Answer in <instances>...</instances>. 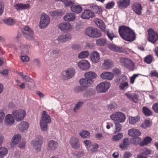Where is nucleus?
Here are the masks:
<instances>
[{
    "instance_id": "f704fd0d",
    "label": "nucleus",
    "mask_w": 158,
    "mask_h": 158,
    "mask_svg": "<svg viewBox=\"0 0 158 158\" xmlns=\"http://www.w3.org/2000/svg\"><path fill=\"white\" fill-rule=\"evenodd\" d=\"M72 154L74 157L76 158H80L83 157L85 155L84 151H80L78 152L77 151H73Z\"/></svg>"
},
{
    "instance_id": "6e6552de",
    "label": "nucleus",
    "mask_w": 158,
    "mask_h": 158,
    "mask_svg": "<svg viewBox=\"0 0 158 158\" xmlns=\"http://www.w3.org/2000/svg\"><path fill=\"white\" fill-rule=\"evenodd\" d=\"M148 41L153 44L155 43L158 40V33L152 28L148 29Z\"/></svg>"
},
{
    "instance_id": "0e129e2a",
    "label": "nucleus",
    "mask_w": 158,
    "mask_h": 158,
    "mask_svg": "<svg viewBox=\"0 0 158 158\" xmlns=\"http://www.w3.org/2000/svg\"><path fill=\"white\" fill-rule=\"evenodd\" d=\"M115 5L114 2L112 1L107 3L106 4V8L107 9H109L113 7Z\"/></svg>"
},
{
    "instance_id": "20e7f679",
    "label": "nucleus",
    "mask_w": 158,
    "mask_h": 158,
    "mask_svg": "<svg viewBox=\"0 0 158 158\" xmlns=\"http://www.w3.org/2000/svg\"><path fill=\"white\" fill-rule=\"evenodd\" d=\"M85 32L88 36L92 38H99L102 35L99 30L92 27L87 28Z\"/></svg>"
},
{
    "instance_id": "bb28decb",
    "label": "nucleus",
    "mask_w": 158,
    "mask_h": 158,
    "mask_svg": "<svg viewBox=\"0 0 158 158\" xmlns=\"http://www.w3.org/2000/svg\"><path fill=\"white\" fill-rule=\"evenodd\" d=\"M84 76L87 79L91 80L92 81V83L94 82L93 79L96 78L97 76L96 74L92 71L88 72L85 73Z\"/></svg>"
},
{
    "instance_id": "72a5a7b5",
    "label": "nucleus",
    "mask_w": 158,
    "mask_h": 158,
    "mask_svg": "<svg viewBox=\"0 0 158 158\" xmlns=\"http://www.w3.org/2000/svg\"><path fill=\"white\" fill-rule=\"evenodd\" d=\"M129 144V141L127 138H125L120 145V148L123 150L126 149Z\"/></svg>"
},
{
    "instance_id": "f8f14e48",
    "label": "nucleus",
    "mask_w": 158,
    "mask_h": 158,
    "mask_svg": "<svg viewBox=\"0 0 158 158\" xmlns=\"http://www.w3.org/2000/svg\"><path fill=\"white\" fill-rule=\"evenodd\" d=\"M132 8L137 15H140L141 14L142 7L139 2H136L133 3L132 6Z\"/></svg>"
},
{
    "instance_id": "052dcab7",
    "label": "nucleus",
    "mask_w": 158,
    "mask_h": 158,
    "mask_svg": "<svg viewBox=\"0 0 158 158\" xmlns=\"http://www.w3.org/2000/svg\"><path fill=\"white\" fill-rule=\"evenodd\" d=\"M114 123L115 125L116 131L117 132L120 131L122 129L121 125L118 123L115 122Z\"/></svg>"
},
{
    "instance_id": "ea45409f",
    "label": "nucleus",
    "mask_w": 158,
    "mask_h": 158,
    "mask_svg": "<svg viewBox=\"0 0 158 158\" xmlns=\"http://www.w3.org/2000/svg\"><path fill=\"white\" fill-rule=\"evenodd\" d=\"M23 34L26 39L31 40H34V33L33 31H31L29 33L28 32H24Z\"/></svg>"
},
{
    "instance_id": "9d476101",
    "label": "nucleus",
    "mask_w": 158,
    "mask_h": 158,
    "mask_svg": "<svg viewBox=\"0 0 158 158\" xmlns=\"http://www.w3.org/2000/svg\"><path fill=\"white\" fill-rule=\"evenodd\" d=\"M42 141L39 138H36L35 139L32 140L31 142V145L34 150L36 152H38L41 149Z\"/></svg>"
},
{
    "instance_id": "a878e982",
    "label": "nucleus",
    "mask_w": 158,
    "mask_h": 158,
    "mask_svg": "<svg viewBox=\"0 0 158 158\" xmlns=\"http://www.w3.org/2000/svg\"><path fill=\"white\" fill-rule=\"evenodd\" d=\"M94 22L101 30L103 31L105 30L106 26L102 20L99 19H96L94 20Z\"/></svg>"
},
{
    "instance_id": "a19ab883",
    "label": "nucleus",
    "mask_w": 158,
    "mask_h": 158,
    "mask_svg": "<svg viewBox=\"0 0 158 158\" xmlns=\"http://www.w3.org/2000/svg\"><path fill=\"white\" fill-rule=\"evenodd\" d=\"M151 125V123L150 121L145 120L141 125L140 127L143 129H146L147 128L149 127Z\"/></svg>"
},
{
    "instance_id": "7ed1b4c3",
    "label": "nucleus",
    "mask_w": 158,
    "mask_h": 158,
    "mask_svg": "<svg viewBox=\"0 0 158 158\" xmlns=\"http://www.w3.org/2000/svg\"><path fill=\"white\" fill-rule=\"evenodd\" d=\"M49 123V116L47 114L45 111L42 113L41 119L40 121L41 129L43 131H46L47 129V124Z\"/></svg>"
},
{
    "instance_id": "423d86ee",
    "label": "nucleus",
    "mask_w": 158,
    "mask_h": 158,
    "mask_svg": "<svg viewBox=\"0 0 158 158\" xmlns=\"http://www.w3.org/2000/svg\"><path fill=\"white\" fill-rule=\"evenodd\" d=\"M76 73V70L74 68H68L62 72L61 76L64 79H69L73 77Z\"/></svg>"
},
{
    "instance_id": "7c9ffc66",
    "label": "nucleus",
    "mask_w": 158,
    "mask_h": 158,
    "mask_svg": "<svg viewBox=\"0 0 158 158\" xmlns=\"http://www.w3.org/2000/svg\"><path fill=\"white\" fill-rule=\"evenodd\" d=\"M89 8L92 10L93 13L99 14L102 12V9L99 6L95 5L94 4H91L89 6Z\"/></svg>"
},
{
    "instance_id": "e2e57ef3",
    "label": "nucleus",
    "mask_w": 158,
    "mask_h": 158,
    "mask_svg": "<svg viewBox=\"0 0 158 158\" xmlns=\"http://www.w3.org/2000/svg\"><path fill=\"white\" fill-rule=\"evenodd\" d=\"M151 150L149 149H148L145 148L143 149V152L141 153L148 156V155H149L151 153Z\"/></svg>"
},
{
    "instance_id": "3c124183",
    "label": "nucleus",
    "mask_w": 158,
    "mask_h": 158,
    "mask_svg": "<svg viewBox=\"0 0 158 158\" xmlns=\"http://www.w3.org/2000/svg\"><path fill=\"white\" fill-rule=\"evenodd\" d=\"M91 146L92 148L90 151L92 153H94L97 152L98 149L99 148V145L98 144L94 143L92 144Z\"/></svg>"
},
{
    "instance_id": "473e14b6",
    "label": "nucleus",
    "mask_w": 158,
    "mask_h": 158,
    "mask_svg": "<svg viewBox=\"0 0 158 158\" xmlns=\"http://www.w3.org/2000/svg\"><path fill=\"white\" fill-rule=\"evenodd\" d=\"M113 65V62L111 60L109 59L105 60L102 64L103 68L107 69H110Z\"/></svg>"
},
{
    "instance_id": "dca6fc26",
    "label": "nucleus",
    "mask_w": 158,
    "mask_h": 158,
    "mask_svg": "<svg viewBox=\"0 0 158 158\" xmlns=\"http://www.w3.org/2000/svg\"><path fill=\"white\" fill-rule=\"evenodd\" d=\"M58 27L61 30L67 32L69 31L72 29V26L69 23H64L59 24Z\"/></svg>"
},
{
    "instance_id": "37998d69",
    "label": "nucleus",
    "mask_w": 158,
    "mask_h": 158,
    "mask_svg": "<svg viewBox=\"0 0 158 158\" xmlns=\"http://www.w3.org/2000/svg\"><path fill=\"white\" fill-rule=\"evenodd\" d=\"M89 52L87 51H84L80 53L78 55L79 58L82 59L87 57L89 55Z\"/></svg>"
},
{
    "instance_id": "2f4dec72",
    "label": "nucleus",
    "mask_w": 158,
    "mask_h": 158,
    "mask_svg": "<svg viewBox=\"0 0 158 158\" xmlns=\"http://www.w3.org/2000/svg\"><path fill=\"white\" fill-rule=\"evenodd\" d=\"M108 46L109 48L113 51L118 52H123L124 49L122 48L118 47L113 44H110L108 45Z\"/></svg>"
},
{
    "instance_id": "774afa93",
    "label": "nucleus",
    "mask_w": 158,
    "mask_h": 158,
    "mask_svg": "<svg viewBox=\"0 0 158 158\" xmlns=\"http://www.w3.org/2000/svg\"><path fill=\"white\" fill-rule=\"evenodd\" d=\"M152 108L154 112L158 113V103H154L152 106Z\"/></svg>"
},
{
    "instance_id": "58836bf2",
    "label": "nucleus",
    "mask_w": 158,
    "mask_h": 158,
    "mask_svg": "<svg viewBox=\"0 0 158 158\" xmlns=\"http://www.w3.org/2000/svg\"><path fill=\"white\" fill-rule=\"evenodd\" d=\"M106 39H99L96 40V43L98 46H102L106 44Z\"/></svg>"
},
{
    "instance_id": "f257e3e1",
    "label": "nucleus",
    "mask_w": 158,
    "mask_h": 158,
    "mask_svg": "<svg viewBox=\"0 0 158 158\" xmlns=\"http://www.w3.org/2000/svg\"><path fill=\"white\" fill-rule=\"evenodd\" d=\"M118 31L121 37L126 41L131 42L135 39L134 32L128 27L121 26L119 27Z\"/></svg>"
},
{
    "instance_id": "79ce46f5",
    "label": "nucleus",
    "mask_w": 158,
    "mask_h": 158,
    "mask_svg": "<svg viewBox=\"0 0 158 158\" xmlns=\"http://www.w3.org/2000/svg\"><path fill=\"white\" fill-rule=\"evenodd\" d=\"M129 87V84L128 82L125 81L124 83L119 84V89L122 90L124 91L126 90Z\"/></svg>"
},
{
    "instance_id": "49530a36",
    "label": "nucleus",
    "mask_w": 158,
    "mask_h": 158,
    "mask_svg": "<svg viewBox=\"0 0 158 158\" xmlns=\"http://www.w3.org/2000/svg\"><path fill=\"white\" fill-rule=\"evenodd\" d=\"M117 105L114 102H111L107 105L108 110H112L117 108Z\"/></svg>"
},
{
    "instance_id": "412c9836",
    "label": "nucleus",
    "mask_w": 158,
    "mask_h": 158,
    "mask_svg": "<svg viewBox=\"0 0 158 158\" xmlns=\"http://www.w3.org/2000/svg\"><path fill=\"white\" fill-rule=\"evenodd\" d=\"M128 135L132 137H138L140 135L141 133L139 130L132 128L128 130Z\"/></svg>"
},
{
    "instance_id": "4be33fe9",
    "label": "nucleus",
    "mask_w": 158,
    "mask_h": 158,
    "mask_svg": "<svg viewBox=\"0 0 158 158\" xmlns=\"http://www.w3.org/2000/svg\"><path fill=\"white\" fill-rule=\"evenodd\" d=\"M130 0H119L118 6L120 9H125L130 5Z\"/></svg>"
},
{
    "instance_id": "09e8293b",
    "label": "nucleus",
    "mask_w": 158,
    "mask_h": 158,
    "mask_svg": "<svg viewBox=\"0 0 158 158\" xmlns=\"http://www.w3.org/2000/svg\"><path fill=\"white\" fill-rule=\"evenodd\" d=\"M57 146L58 143L56 141L53 140L50 141V150H55Z\"/></svg>"
},
{
    "instance_id": "338daca9",
    "label": "nucleus",
    "mask_w": 158,
    "mask_h": 158,
    "mask_svg": "<svg viewBox=\"0 0 158 158\" xmlns=\"http://www.w3.org/2000/svg\"><path fill=\"white\" fill-rule=\"evenodd\" d=\"M81 48V46L78 44H74L72 46V48L74 50H80Z\"/></svg>"
},
{
    "instance_id": "f03ea898",
    "label": "nucleus",
    "mask_w": 158,
    "mask_h": 158,
    "mask_svg": "<svg viewBox=\"0 0 158 158\" xmlns=\"http://www.w3.org/2000/svg\"><path fill=\"white\" fill-rule=\"evenodd\" d=\"M110 119L113 121L114 123L115 122L118 123L124 122L126 119L125 114L120 111L115 112L111 114L110 116Z\"/></svg>"
},
{
    "instance_id": "680f3d73",
    "label": "nucleus",
    "mask_w": 158,
    "mask_h": 158,
    "mask_svg": "<svg viewBox=\"0 0 158 158\" xmlns=\"http://www.w3.org/2000/svg\"><path fill=\"white\" fill-rule=\"evenodd\" d=\"M152 140L151 138L149 137H147L144 138L143 141V145H146L149 143Z\"/></svg>"
},
{
    "instance_id": "6e6d98bb",
    "label": "nucleus",
    "mask_w": 158,
    "mask_h": 158,
    "mask_svg": "<svg viewBox=\"0 0 158 158\" xmlns=\"http://www.w3.org/2000/svg\"><path fill=\"white\" fill-rule=\"evenodd\" d=\"M22 78L24 80L26 81L31 83L34 82L33 79L27 75L24 74Z\"/></svg>"
},
{
    "instance_id": "e433bc0d",
    "label": "nucleus",
    "mask_w": 158,
    "mask_h": 158,
    "mask_svg": "<svg viewBox=\"0 0 158 158\" xmlns=\"http://www.w3.org/2000/svg\"><path fill=\"white\" fill-rule=\"evenodd\" d=\"M119 62L122 65L127 67L128 63L130 61V59L127 58L121 57L119 59Z\"/></svg>"
},
{
    "instance_id": "bf43d9fd",
    "label": "nucleus",
    "mask_w": 158,
    "mask_h": 158,
    "mask_svg": "<svg viewBox=\"0 0 158 158\" xmlns=\"http://www.w3.org/2000/svg\"><path fill=\"white\" fill-rule=\"evenodd\" d=\"M16 85L18 86L21 89H23L25 87V84L24 83H21L19 80H16Z\"/></svg>"
},
{
    "instance_id": "5fc2aeb1",
    "label": "nucleus",
    "mask_w": 158,
    "mask_h": 158,
    "mask_svg": "<svg viewBox=\"0 0 158 158\" xmlns=\"http://www.w3.org/2000/svg\"><path fill=\"white\" fill-rule=\"evenodd\" d=\"M94 90L91 89L85 91L83 94V96L84 97L90 96L93 94Z\"/></svg>"
},
{
    "instance_id": "2eb2a0df",
    "label": "nucleus",
    "mask_w": 158,
    "mask_h": 158,
    "mask_svg": "<svg viewBox=\"0 0 158 158\" xmlns=\"http://www.w3.org/2000/svg\"><path fill=\"white\" fill-rule=\"evenodd\" d=\"M91 61L94 63L98 62L100 59L99 53L96 51H93L91 52L90 56Z\"/></svg>"
},
{
    "instance_id": "aec40b11",
    "label": "nucleus",
    "mask_w": 158,
    "mask_h": 158,
    "mask_svg": "<svg viewBox=\"0 0 158 158\" xmlns=\"http://www.w3.org/2000/svg\"><path fill=\"white\" fill-rule=\"evenodd\" d=\"M78 66L81 69H87L89 68L90 64L87 60H82L79 62Z\"/></svg>"
},
{
    "instance_id": "f3484780",
    "label": "nucleus",
    "mask_w": 158,
    "mask_h": 158,
    "mask_svg": "<svg viewBox=\"0 0 158 158\" xmlns=\"http://www.w3.org/2000/svg\"><path fill=\"white\" fill-rule=\"evenodd\" d=\"M15 119L12 115L9 114L6 115L5 117L4 123L7 126H11L14 124Z\"/></svg>"
},
{
    "instance_id": "c756f323",
    "label": "nucleus",
    "mask_w": 158,
    "mask_h": 158,
    "mask_svg": "<svg viewBox=\"0 0 158 158\" xmlns=\"http://www.w3.org/2000/svg\"><path fill=\"white\" fill-rule=\"evenodd\" d=\"M71 10L77 14L81 13L82 10V7L79 5H73L70 7Z\"/></svg>"
},
{
    "instance_id": "ddd939ff",
    "label": "nucleus",
    "mask_w": 158,
    "mask_h": 158,
    "mask_svg": "<svg viewBox=\"0 0 158 158\" xmlns=\"http://www.w3.org/2000/svg\"><path fill=\"white\" fill-rule=\"evenodd\" d=\"M94 16V13L88 9L85 10L81 15V17L83 19H88Z\"/></svg>"
},
{
    "instance_id": "a211bd4d",
    "label": "nucleus",
    "mask_w": 158,
    "mask_h": 158,
    "mask_svg": "<svg viewBox=\"0 0 158 158\" xmlns=\"http://www.w3.org/2000/svg\"><path fill=\"white\" fill-rule=\"evenodd\" d=\"M71 39V35L69 34H62L57 38L58 42L61 43H65Z\"/></svg>"
},
{
    "instance_id": "4468645a",
    "label": "nucleus",
    "mask_w": 158,
    "mask_h": 158,
    "mask_svg": "<svg viewBox=\"0 0 158 158\" xmlns=\"http://www.w3.org/2000/svg\"><path fill=\"white\" fill-rule=\"evenodd\" d=\"M79 83L80 85L84 89H86L89 87L92 84V81L89 80L86 77L82 78L79 80Z\"/></svg>"
},
{
    "instance_id": "6ab92c4d",
    "label": "nucleus",
    "mask_w": 158,
    "mask_h": 158,
    "mask_svg": "<svg viewBox=\"0 0 158 158\" xmlns=\"http://www.w3.org/2000/svg\"><path fill=\"white\" fill-rule=\"evenodd\" d=\"M21 136L20 135L17 134L15 135L12 138L11 142L10 143L11 147H14L20 140Z\"/></svg>"
},
{
    "instance_id": "c03bdc74",
    "label": "nucleus",
    "mask_w": 158,
    "mask_h": 158,
    "mask_svg": "<svg viewBox=\"0 0 158 158\" xmlns=\"http://www.w3.org/2000/svg\"><path fill=\"white\" fill-rule=\"evenodd\" d=\"M3 21L5 23L10 26L13 25L15 23L14 20L10 18L4 19Z\"/></svg>"
},
{
    "instance_id": "1a4fd4ad",
    "label": "nucleus",
    "mask_w": 158,
    "mask_h": 158,
    "mask_svg": "<svg viewBox=\"0 0 158 158\" xmlns=\"http://www.w3.org/2000/svg\"><path fill=\"white\" fill-rule=\"evenodd\" d=\"M49 22V18L48 15L45 14H42L40 17L39 26L41 29L44 28L48 25Z\"/></svg>"
},
{
    "instance_id": "c85d7f7f",
    "label": "nucleus",
    "mask_w": 158,
    "mask_h": 158,
    "mask_svg": "<svg viewBox=\"0 0 158 158\" xmlns=\"http://www.w3.org/2000/svg\"><path fill=\"white\" fill-rule=\"evenodd\" d=\"M140 117L139 115L135 116H129L128 118V121L129 123L131 125L135 124L139 120Z\"/></svg>"
},
{
    "instance_id": "393cba45",
    "label": "nucleus",
    "mask_w": 158,
    "mask_h": 158,
    "mask_svg": "<svg viewBox=\"0 0 158 158\" xmlns=\"http://www.w3.org/2000/svg\"><path fill=\"white\" fill-rule=\"evenodd\" d=\"M29 125L28 122L22 121L18 125V128L21 131L24 132L28 129Z\"/></svg>"
},
{
    "instance_id": "a18cd8bd",
    "label": "nucleus",
    "mask_w": 158,
    "mask_h": 158,
    "mask_svg": "<svg viewBox=\"0 0 158 158\" xmlns=\"http://www.w3.org/2000/svg\"><path fill=\"white\" fill-rule=\"evenodd\" d=\"M127 79V78L126 76L124 75H122L117 79L116 83L118 84L124 83V82L126 81Z\"/></svg>"
},
{
    "instance_id": "603ef678",
    "label": "nucleus",
    "mask_w": 158,
    "mask_h": 158,
    "mask_svg": "<svg viewBox=\"0 0 158 158\" xmlns=\"http://www.w3.org/2000/svg\"><path fill=\"white\" fill-rule=\"evenodd\" d=\"M83 104L82 102H79L77 103L73 108V110L74 112H77L78 110L81 107Z\"/></svg>"
},
{
    "instance_id": "de8ad7c7",
    "label": "nucleus",
    "mask_w": 158,
    "mask_h": 158,
    "mask_svg": "<svg viewBox=\"0 0 158 158\" xmlns=\"http://www.w3.org/2000/svg\"><path fill=\"white\" fill-rule=\"evenodd\" d=\"M143 111L146 116H150L152 114V112L146 106H143Z\"/></svg>"
},
{
    "instance_id": "864d4df0",
    "label": "nucleus",
    "mask_w": 158,
    "mask_h": 158,
    "mask_svg": "<svg viewBox=\"0 0 158 158\" xmlns=\"http://www.w3.org/2000/svg\"><path fill=\"white\" fill-rule=\"evenodd\" d=\"M123 136V135L122 133H119L113 136L112 139L114 141H117L121 139Z\"/></svg>"
},
{
    "instance_id": "4c0bfd02",
    "label": "nucleus",
    "mask_w": 158,
    "mask_h": 158,
    "mask_svg": "<svg viewBox=\"0 0 158 158\" xmlns=\"http://www.w3.org/2000/svg\"><path fill=\"white\" fill-rule=\"evenodd\" d=\"M8 152V149L4 147L0 148V158H3Z\"/></svg>"
},
{
    "instance_id": "9b49d317",
    "label": "nucleus",
    "mask_w": 158,
    "mask_h": 158,
    "mask_svg": "<svg viewBox=\"0 0 158 158\" xmlns=\"http://www.w3.org/2000/svg\"><path fill=\"white\" fill-rule=\"evenodd\" d=\"M79 142V139L75 136H72L69 141V143L71 147L75 150L78 149L80 148L81 145Z\"/></svg>"
},
{
    "instance_id": "13d9d810",
    "label": "nucleus",
    "mask_w": 158,
    "mask_h": 158,
    "mask_svg": "<svg viewBox=\"0 0 158 158\" xmlns=\"http://www.w3.org/2000/svg\"><path fill=\"white\" fill-rule=\"evenodd\" d=\"M107 34L108 38L111 40H112L114 37H116L111 30H108Z\"/></svg>"
},
{
    "instance_id": "8fccbe9b",
    "label": "nucleus",
    "mask_w": 158,
    "mask_h": 158,
    "mask_svg": "<svg viewBox=\"0 0 158 158\" xmlns=\"http://www.w3.org/2000/svg\"><path fill=\"white\" fill-rule=\"evenodd\" d=\"M80 135L84 138H88L89 137V132L87 131H82L80 132Z\"/></svg>"
},
{
    "instance_id": "0eeeda50",
    "label": "nucleus",
    "mask_w": 158,
    "mask_h": 158,
    "mask_svg": "<svg viewBox=\"0 0 158 158\" xmlns=\"http://www.w3.org/2000/svg\"><path fill=\"white\" fill-rule=\"evenodd\" d=\"M110 86L109 82L104 81L97 85L96 87L97 91L99 93H104L107 91Z\"/></svg>"
},
{
    "instance_id": "69168bd1",
    "label": "nucleus",
    "mask_w": 158,
    "mask_h": 158,
    "mask_svg": "<svg viewBox=\"0 0 158 158\" xmlns=\"http://www.w3.org/2000/svg\"><path fill=\"white\" fill-rule=\"evenodd\" d=\"M139 74H134L130 78V82L131 84H133L134 83L135 78Z\"/></svg>"
},
{
    "instance_id": "b1692460",
    "label": "nucleus",
    "mask_w": 158,
    "mask_h": 158,
    "mask_svg": "<svg viewBox=\"0 0 158 158\" xmlns=\"http://www.w3.org/2000/svg\"><path fill=\"white\" fill-rule=\"evenodd\" d=\"M30 7L28 4H23L22 3H18L15 5V8L18 10H21L28 9Z\"/></svg>"
},
{
    "instance_id": "c9c22d12",
    "label": "nucleus",
    "mask_w": 158,
    "mask_h": 158,
    "mask_svg": "<svg viewBox=\"0 0 158 158\" xmlns=\"http://www.w3.org/2000/svg\"><path fill=\"white\" fill-rule=\"evenodd\" d=\"M19 47L21 48L22 51L23 52L26 53H28V49L30 47V45L28 44H21Z\"/></svg>"
},
{
    "instance_id": "5701e85b",
    "label": "nucleus",
    "mask_w": 158,
    "mask_h": 158,
    "mask_svg": "<svg viewBox=\"0 0 158 158\" xmlns=\"http://www.w3.org/2000/svg\"><path fill=\"white\" fill-rule=\"evenodd\" d=\"M100 77L103 79L111 80L113 79L114 76L113 73L111 72H106L101 73L100 75Z\"/></svg>"
},
{
    "instance_id": "4d7b16f0",
    "label": "nucleus",
    "mask_w": 158,
    "mask_h": 158,
    "mask_svg": "<svg viewBox=\"0 0 158 158\" xmlns=\"http://www.w3.org/2000/svg\"><path fill=\"white\" fill-rule=\"evenodd\" d=\"M153 59V57L150 55H149L145 57L144 61L148 64H150L152 62Z\"/></svg>"
},
{
    "instance_id": "39448f33",
    "label": "nucleus",
    "mask_w": 158,
    "mask_h": 158,
    "mask_svg": "<svg viewBox=\"0 0 158 158\" xmlns=\"http://www.w3.org/2000/svg\"><path fill=\"white\" fill-rule=\"evenodd\" d=\"M12 114L16 121L20 122L26 116V112L23 110H15L12 111Z\"/></svg>"
},
{
    "instance_id": "cd10ccee",
    "label": "nucleus",
    "mask_w": 158,
    "mask_h": 158,
    "mask_svg": "<svg viewBox=\"0 0 158 158\" xmlns=\"http://www.w3.org/2000/svg\"><path fill=\"white\" fill-rule=\"evenodd\" d=\"M75 15L73 13H68L64 17V20L68 22L73 21L75 19Z\"/></svg>"
}]
</instances>
